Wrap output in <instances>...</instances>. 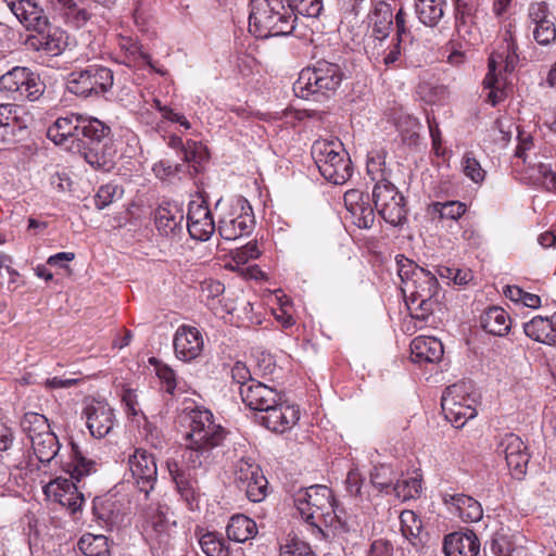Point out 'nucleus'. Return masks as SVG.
I'll list each match as a JSON object with an SVG mask.
<instances>
[{
    "instance_id": "nucleus-28",
    "label": "nucleus",
    "mask_w": 556,
    "mask_h": 556,
    "mask_svg": "<svg viewBox=\"0 0 556 556\" xmlns=\"http://www.w3.org/2000/svg\"><path fill=\"white\" fill-rule=\"evenodd\" d=\"M3 2L27 29L40 28L47 24L48 17L35 0H3Z\"/></svg>"
},
{
    "instance_id": "nucleus-29",
    "label": "nucleus",
    "mask_w": 556,
    "mask_h": 556,
    "mask_svg": "<svg viewBox=\"0 0 556 556\" xmlns=\"http://www.w3.org/2000/svg\"><path fill=\"white\" fill-rule=\"evenodd\" d=\"M48 5L54 14L63 18L64 23L74 28L87 25L92 14L79 7L74 0H48Z\"/></svg>"
},
{
    "instance_id": "nucleus-55",
    "label": "nucleus",
    "mask_w": 556,
    "mask_h": 556,
    "mask_svg": "<svg viewBox=\"0 0 556 556\" xmlns=\"http://www.w3.org/2000/svg\"><path fill=\"white\" fill-rule=\"evenodd\" d=\"M295 16L318 17L323 11V0H288Z\"/></svg>"
},
{
    "instance_id": "nucleus-39",
    "label": "nucleus",
    "mask_w": 556,
    "mask_h": 556,
    "mask_svg": "<svg viewBox=\"0 0 556 556\" xmlns=\"http://www.w3.org/2000/svg\"><path fill=\"white\" fill-rule=\"evenodd\" d=\"M31 448L40 463L47 464L52 460H58L60 443L58 437L52 432L41 433L30 441Z\"/></svg>"
},
{
    "instance_id": "nucleus-10",
    "label": "nucleus",
    "mask_w": 556,
    "mask_h": 556,
    "mask_svg": "<svg viewBox=\"0 0 556 556\" xmlns=\"http://www.w3.org/2000/svg\"><path fill=\"white\" fill-rule=\"evenodd\" d=\"M470 386L455 383L447 387L441 399L445 418L455 427L463 428L477 416L476 400L469 394Z\"/></svg>"
},
{
    "instance_id": "nucleus-19",
    "label": "nucleus",
    "mask_w": 556,
    "mask_h": 556,
    "mask_svg": "<svg viewBox=\"0 0 556 556\" xmlns=\"http://www.w3.org/2000/svg\"><path fill=\"white\" fill-rule=\"evenodd\" d=\"M261 414L260 424L268 430L279 433L290 430L300 419L299 406L283 402L281 396L275 405H270Z\"/></svg>"
},
{
    "instance_id": "nucleus-23",
    "label": "nucleus",
    "mask_w": 556,
    "mask_h": 556,
    "mask_svg": "<svg viewBox=\"0 0 556 556\" xmlns=\"http://www.w3.org/2000/svg\"><path fill=\"white\" fill-rule=\"evenodd\" d=\"M79 123L80 114L61 116L48 128L47 136L55 144L74 151L77 149V141L83 140L78 137Z\"/></svg>"
},
{
    "instance_id": "nucleus-2",
    "label": "nucleus",
    "mask_w": 556,
    "mask_h": 556,
    "mask_svg": "<svg viewBox=\"0 0 556 556\" xmlns=\"http://www.w3.org/2000/svg\"><path fill=\"white\" fill-rule=\"evenodd\" d=\"M395 264L408 308L415 312L416 318L426 320L439 303L440 286L435 274L403 254L395 256Z\"/></svg>"
},
{
    "instance_id": "nucleus-36",
    "label": "nucleus",
    "mask_w": 556,
    "mask_h": 556,
    "mask_svg": "<svg viewBox=\"0 0 556 556\" xmlns=\"http://www.w3.org/2000/svg\"><path fill=\"white\" fill-rule=\"evenodd\" d=\"M415 13L420 23L428 27H435L446 8V0H414Z\"/></svg>"
},
{
    "instance_id": "nucleus-48",
    "label": "nucleus",
    "mask_w": 556,
    "mask_h": 556,
    "mask_svg": "<svg viewBox=\"0 0 556 556\" xmlns=\"http://www.w3.org/2000/svg\"><path fill=\"white\" fill-rule=\"evenodd\" d=\"M393 121L403 141L408 142L409 144L416 143L418 139V131L420 129L419 121L402 111L394 114Z\"/></svg>"
},
{
    "instance_id": "nucleus-13",
    "label": "nucleus",
    "mask_w": 556,
    "mask_h": 556,
    "mask_svg": "<svg viewBox=\"0 0 556 556\" xmlns=\"http://www.w3.org/2000/svg\"><path fill=\"white\" fill-rule=\"evenodd\" d=\"M372 201L378 214L390 225L397 226L406 218L404 197L390 180L375 184Z\"/></svg>"
},
{
    "instance_id": "nucleus-4",
    "label": "nucleus",
    "mask_w": 556,
    "mask_h": 556,
    "mask_svg": "<svg viewBox=\"0 0 556 556\" xmlns=\"http://www.w3.org/2000/svg\"><path fill=\"white\" fill-rule=\"evenodd\" d=\"M294 505L301 518L313 527L317 535L326 538L324 528L343 527L332 491L326 485H311L296 492Z\"/></svg>"
},
{
    "instance_id": "nucleus-25",
    "label": "nucleus",
    "mask_w": 556,
    "mask_h": 556,
    "mask_svg": "<svg viewBox=\"0 0 556 556\" xmlns=\"http://www.w3.org/2000/svg\"><path fill=\"white\" fill-rule=\"evenodd\" d=\"M22 106L13 103L0 104V143H12L26 127Z\"/></svg>"
},
{
    "instance_id": "nucleus-11",
    "label": "nucleus",
    "mask_w": 556,
    "mask_h": 556,
    "mask_svg": "<svg viewBox=\"0 0 556 556\" xmlns=\"http://www.w3.org/2000/svg\"><path fill=\"white\" fill-rule=\"evenodd\" d=\"M45 90L39 76L26 66H14L0 76V91L14 100H38Z\"/></svg>"
},
{
    "instance_id": "nucleus-59",
    "label": "nucleus",
    "mask_w": 556,
    "mask_h": 556,
    "mask_svg": "<svg viewBox=\"0 0 556 556\" xmlns=\"http://www.w3.org/2000/svg\"><path fill=\"white\" fill-rule=\"evenodd\" d=\"M279 556H316L311 546L300 540L292 539L280 547Z\"/></svg>"
},
{
    "instance_id": "nucleus-9",
    "label": "nucleus",
    "mask_w": 556,
    "mask_h": 556,
    "mask_svg": "<svg viewBox=\"0 0 556 556\" xmlns=\"http://www.w3.org/2000/svg\"><path fill=\"white\" fill-rule=\"evenodd\" d=\"M113 81V72L109 67L89 65L71 72L66 78V88L73 94L88 98L108 92Z\"/></svg>"
},
{
    "instance_id": "nucleus-8",
    "label": "nucleus",
    "mask_w": 556,
    "mask_h": 556,
    "mask_svg": "<svg viewBox=\"0 0 556 556\" xmlns=\"http://www.w3.org/2000/svg\"><path fill=\"white\" fill-rule=\"evenodd\" d=\"M517 46L510 29H507L503 36V41L489 58V71L483 79L484 89H489L486 101L495 106L504 97V90L500 77L502 73L514 71L518 54Z\"/></svg>"
},
{
    "instance_id": "nucleus-34",
    "label": "nucleus",
    "mask_w": 556,
    "mask_h": 556,
    "mask_svg": "<svg viewBox=\"0 0 556 556\" xmlns=\"http://www.w3.org/2000/svg\"><path fill=\"white\" fill-rule=\"evenodd\" d=\"M369 17L375 39L382 41L388 38L393 26V12L390 4L384 0H378Z\"/></svg>"
},
{
    "instance_id": "nucleus-57",
    "label": "nucleus",
    "mask_w": 556,
    "mask_h": 556,
    "mask_svg": "<svg viewBox=\"0 0 556 556\" xmlns=\"http://www.w3.org/2000/svg\"><path fill=\"white\" fill-rule=\"evenodd\" d=\"M350 214L353 218V223L358 228L368 229L374 225L375 211L368 201H364L359 206L354 207Z\"/></svg>"
},
{
    "instance_id": "nucleus-45",
    "label": "nucleus",
    "mask_w": 556,
    "mask_h": 556,
    "mask_svg": "<svg viewBox=\"0 0 556 556\" xmlns=\"http://www.w3.org/2000/svg\"><path fill=\"white\" fill-rule=\"evenodd\" d=\"M403 536L413 545L422 543V522L413 510H403L400 515Z\"/></svg>"
},
{
    "instance_id": "nucleus-50",
    "label": "nucleus",
    "mask_w": 556,
    "mask_h": 556,
    "mask_svg": "<svg viewBox=\"0 0 556 556\" xmlns=\"http://www.w3.org/2000/svg\"><path fill=\"white\" fill-rule=\"evenodd\" d=\"M21 427L29 442L37 437H41V433L51 431L48 419L43 415L34 412L24 415Z\"/></svg>"
},
{
    "instance_id": "nucleus-35",
    "label": "nucleus",
    "mask_w": 556,
    "mask_h": 556,
    "mask_svg": "<svg viewBox=\"0 0 556 556\" xmlns=\"http://www.w3.org/2000/svg\"><path fill=\"white\" fill-rule=\"evenodd\" d=\"M480 324L488 333L502 337L510 330L511 319L504 308L493 306L481 315Z\"/></svg>"
},
{
    "instance_id": "nucleus-51",
    "label": "nucleus",
    "mask_w": 556,
    "mask_h": 556,
    "mask_svg": "<svg viewBox=\"0 0 556 556\" xmlns=\"http://www.w3.org/2000/svg\"><path fill=\"white\" fill-rule=\"evenodd\" d=\"M81 153L86 162L94 169L109 172L114 166L113 155L106 153L100 146L84 148Z\"/></svg>"
},
{
    "instance_id": "nucleus-17",
    "label": "nucleus",
    "mask_w": 556,
    "mask_h": 556,
    "mask_svg": "<svg viewBox=\"0 0 556 556\" xmlns=\"http://www.w3.org/2000/svg\"><path fill=\"white\" fill-rule=\"evenodd\" d=\"M497 453L503 454L510 475L522 479L528 469L530 454L522 439L515 433H505L497 445Z\"/></svg>"
},
{
    "instance_id": "nucleus-22",
    "label": "nucleus",
    "mask_w": 556,
    "mask_h": 556,
    "mask_svg": "<svg viewBox=\"0 0 556 556\" xmlns=\"http://www.w3.org/2000/svg\"><path fill=\"white\" fill-rule=\"evenodd\" d=\"M204 340L201 331L192 326L182 325L176 330L174 350L177 358L190 362L201 355Z\"/></svg>"
},
{
    "instance_id": "nucleus-58",
    "label": "nucleus",
    "mask_w": 556,
    "mask_h": 556,
    "mask_svg": "<svg viewBox=\"0 0 556 556\" xmlns=\"http://www.w3.org/2000/svg\"><path fill=\"white\" fill-rule=\"evenodd\" d=\"M123 190L116 184H106L99 188L94 203L99 210H103L109 206L116 198H121Z\"/></svg>"
},
{
    "instance_id": "nucleus-63",
    "label": "nucleus",
    "mask_w": 556,
    "mask_h": 556,
    "mask_svg": "<svg viewBox=\"0 0 556 556\" xmlns=\"http://www.w3.org/2000/svg\"><path fill=\"white\" fill-rule=\"evenodd\" d=\"M231 377L235 383L240 387L250 384L251 381H256L252 378L251 372L247 365L242 362H237L231 367Z\"/></svg>"
},
{
    "instance_id": "nucleus-31",
    "label": "nucleus",
    "mask_w": 556,
    "mask_h": 556,
    "mask_svg": "<svg viewBox=\"0 0 556 556\" xmlns=\"http://www.w3.org/2000/svg\"><path fill=\"white\" fill-rule=\"evenodd\" d=\"M110 127L100 119L80 115L78 137L83 140L77 141L76 150L81 152L84 148L99 146L110 135Z\"/></svg>"
},
{
    "instance_id": "nucleus-43",
    "label": "nucleus",
    "mask_w": 556,
    "mask_h": 556,
    "mask_svg": "<svg viewBox=\"0 0 556 556\" xmlns=\"http://www.w3.org/2000/svg\"><path fill=\"white\" fill-rule=\"evenodd\" d=\"M386 156L383 150H372L367 155V175L375 184L389 180L391 169L386 164Z\"/></svg>"
},
{
    "instance_id": "nucleus-33",
    "label": "nucleus",
    "mask_w": 556,
    "mask_h": 556,
    "mask_svg": "<svg viewBox=\"0 0 556 556\" xmlns=\"http://www.w3.org/2000/svg\"><path fill=\"white\" fill-rule=\"evenodd\" d=\"M444 353L442 342L434 337L419 336L410 343V357L414 363H437Z\"/></svg>"
},
{
    "instance_id": "nucleus-12",
    "label": "nucleus",
    "mask_w": 556,
    "mask_h": 556,
    "mask_svg": "<svg viewBox=\"0 0 556 556\" xmlns=\"http://www.w3.org/2000/svg\"><path fill=\"white\" fill-rule=\"evenodd\" d=\"M253 210L242 197L235 199L218 222L217 230L225 240H236L252 232L254 228Z\"/></svg>"
},
{
    "instance_id": "nucleus-30",
    "label": "nucleus",
    "mask_w": 556,
    "mask_h": 556,
    "mask_svg": "<svg viewBox=\"0 0 556 556\" xmlns=\"http://www.w3.org/2000/svg\"><path fill=\"white\" fill-rule=\"evenodd\" d=\"M443 549L446 556H477L480 552V542L472 532H454L445 536Z\"/></svg>"
},
{
    "instance_id": "nucleus-20",
    "label": "nucleus",
    "mask_w": 556,
    "mask_h": 556,
    "mask_svg": "<svg viewBox=\"0 0 556 556\" xmlns=\"http://www.w3.org/2000/svg\"><path fill=\"white\" fill-rule=\"evenodd\" d=\"M86 426L96 439L105 438L115 426L114 409L103 401H92L84 409Z\"/></svg>"
},
{
    "instance_id": "nucleus-52",
    "label": "nucleus",
    "mask_w": 556,
    "mask_h": 556,
    "mask_svg": "<svg viewBox=\"0 0 556 556\" xmlns=\"http://www.w3.org/2000/svg\"><path fill=\"white\" fill-rule=\"evenodd\" d=\"M460 167L463 174L473 184L481 185L484 181L486 172L482 168L472 152H466L463 155Z\"/></svg>"
},
{
    "instance_id": "nucleus-61",
    "label": "nucleus",
    "mask_w": 556,
    "mask_h": 556,
    "mask_svg": "<svg viewBox=\"0 0 556 556\" xmlns=\"http://www.w3.org/2000/svg\"><path fill=\"white\" fill-rule=\"evenodd\" d=\"M536 180H539L547 190L556 191V172L552 169V165L540 162L538 164Z\"/></svg>"
},
{
    "instance_id": "nucleus-24",
    "label": "nucleus",
    "mask_w": 556,
    "mask_h": 556,
    "mask_svg": "<svg viewBox=\"0 0 556 556\" xmlns=\"http://www.w3.org/2000/svg\"><path fill=\"white\" fill-rule=\"evenodd\" d=\"M127 513L128 506L113 495L93 501V515L108 529L119 527L125 521Z\"/></svg>"
},
{
    "instance_id": "nucleus-41",
    "label": "nucleus",
    "mask_w": 556,
    "mask_h": 556,
    "mask_svg": "<svg viewBox=\"0 0 556 556\" xmlns=\"http://www.w3.org/2000/svg\"><path fill=\"white\" fill-rule=\"evenodd\" d=\"M370 485L379 493L391 494L399 477L392 465L379 464L370 471Z\"/></svg>"
},
{
    "instance_id": "nucleus-7",
    "label": "nucleus",
    "mask_w": 556,
    "mask_h": 556,
    "mask_svg": "<svg viewBox=\"0 0 556 556\" xmlns=\"http://www.w3.org/2000/svg\"><path fill=\"white\" fill-rule=\"evenodd\" d=\"M320 175L333 185H342L352 176V163L339 140L318 139L311 149Z\"/></svg>"
},
{
    "instance_id": "nucleus-62",
    "label": "nucleus",
    "mask_w": 556,
    "mask_h": 556,
    "mask_svg": "<svg viewBox=\"0 0 556 556\" xmlns=\"http://www.w3.org/2000/svg\"><path fill=\"white\" fill-rule=\"evenodd\" d=\"M180 165H172L168 161H159L152 167L154 175L161 180H170L177 175Z\"/></svg>"
},
{
    "instance_id": "nucleus-42",
    "label": "nucleus",
    "mask_w": 556,
    "mask_h": 556,
    "mask_svg": "<svg viewBox=\"0 0 556 556\" xmlns=\"http://www.w3.org/2000/svg\"><path fill=\"white\" fill-rule=\"evenodd\" d=\"M452 503L458 511L459 517L466 522H478L483 516L481 504L471 496L455 494Z\"/></svg>"
},
{
    "instance_id": "nucleus-64",
    "label": "nucleus",
    "mask_w": 556,
    "mask_h": 556,
    "mask_svg": "<svg viewBox=\"0 0 556 556\" xmlns=\"http://www.w3.org/2000/svg\"><path fill=\"white\" fill-rule=\"evenodd\" d=\"M393 545L390 541L379 539L375 540L367 553V556H393Z\"/></svg>"
},
{
    "instance_id": "nucleus-16",
    "label": "nucleus",
    "mask_w": 556,
    "mask_h": 556,
    "mask_svg": "<svg viewBox=\"0 0 556 556\" xmlns=\"http://www.w3.org/2000/svg\"><path fill=\"white\" fill-rule=\"evenodd\" d=\"M128 466L137 489L148 497L157 481V466L153 454L136 448L128 457Z\"/></svg>"
},
{
    "instance_id": "nucleus-38",
    "label": "nucleus",
    "mask_w": 556,
    "mask_h": 556,
    "mask_svg": "<svg viewBox=\"0 0 556 556\" xmlns=\"http://www.w3.org/2000/svg\"><path fill=\"white\" fill-rule=\"evenodd\" d=\"M227 538L238 543H244L257 533L256 523L245 515H233L227 527Z\"/></svg>"
},
{
    "instance_id": "nucleus-32",
    "label": "nucleus",
    "mask_w": 556,
    "mask_h": 556,
    "mask_svg": "<svg viewBox=\"0 0 556 556\" xmlns=\"http://www.w3.org/2000/svg\"><path fill=\"white\" fill-rule=\"evenodd\" d=\"M523 331L530 339L543 343H556V313L543 317L536 315L523 324Z\"/></svg>"
},
{
    "instance_id": "nucleus-6",
    "label": "nucleus",
    "mask_w": 556,
    "mask_h": 556,
    "mask_svg": "<svg viewBox=\"0 0 556 556\" xmlns=\"http://www.w3.org/2000/svg\"><path fill=\"white\" fill-rule=\"evenodd\" d=\"M344 73L340 65L327 61H318L314 66L303 68L293 91L296 97L309 99L312 96L329 97L340 87Z\"/></svg>"
},
{
    "instance_id": "nucleus-44",
    "label": "nucleus",
    "mask_w": 556,
    "mask_h": 556,
    "mask_svg": "<svg viewBox=\"0 0 556 556\" xmlns=\"http://www.w3.org/2000/svg\"><path fill=\"white\" fill-rule=\"evenodd\" d=\"M201 551L206 556H230V547L222 533L207 531L199 538Z\"/></svg>"
},
{
    "instance_id": "nucleus-21",
    "label": "nucleus",
    "mask_w": 556,
    "mask_h": 556,
    "mask_svg": "<svg viewBox=\"0 0 556 556\" xmlns=\"http://www.w3.org/2000/svg\"><path fill=\"white\" fill-rule=\"evenodd\" d=\"M528 16L533 26V38L539 45L548 46L556 41L554 17L545 2L530 4Z\"/></svg>"
},
{
    "instance_id": "nucleus-60",
    "label": "nucleus",
    "mask_w": 556,
    "mask_h": 556,
    "mask_svg": "<svg viewBox=\"0 0 556 556\" xmlns=\"http://www.w3.org/2000/svg\"><path fill=\"white\" fill-rule=\"evenodd\" d=\"M261 255V251L255 241L238 248L232 253V258L237 264H245L251 260H255Z\"/></svg>"
},
{
    "instance_id": "nucleus-37",
    "label": "nucleus",
    "mask_w": 556,
    "mask_h": 556,
    "mask_svg": "<svg viewBox=\"0 0 556 556\" xmlns=\"http://www.w3.org/2000/svg\"><path fill=\"white\" fill-rule=\"evenodd\" d=\"M118 48L122 53L119 62L129 67H136L141 64H149L150 56L141 50V46L136 38L130 36H121L118 38Z\"/></svg>"
},
{
    "instance_id": "nucleus-1",
    "label": "nucleus",
    "mask_w": 556,
    "mask_h": 556,
    "mask_svg": "<svg viewBox=\"0 0 556 556\" xmlns=\"http://www.w3.org/2000/svg\"><path fill=\"white\" fill-rule=\"evenodd\" d=\"M186 440L180 458H168L166 467L180 497L190 510L199 507V470L212 462L214 450L222 446L228 431L215 421L211 410L195 407L185 412Z\"/></svg>"
},
{
    "instance_id": "nucleus-47",
    "label": "nucleus",
    "mask_w": 556,
    "mask_h": 556,
    "mask_svg": "<svg viewBox=\"0 0 556 556\" xmlns=\"http://www.w3.org/2000/svg\"><path fill=\"white\" fill-rule=\"evenodd\" d=\"M467 211V205L459 201L433 202L429 205L428 212L441 220H457Z\"/></svg>"
},
{
    "instance_id": "nucleus-18",
    "label": "nucleus",
    "mask_w": 556,
    "mask_h": 556,
    "mask_svg": "<svg viewBox=\"0 0 556 556\" xmlns=\"http://www.w3.org/2000/svg\"><path fill=\"white\" fill-rule=\"evenodd\" d=\"M187 229L190 237L198 241H207L217 229L211 210L201 198L189 202Z\"/></svg>"
},
{
    "instance_id": "nucleus-54",
    "label": "nucleus",
    "mask_w": 556,
    "mask_h": 556,
    "mask_svg": "<svg viewBox=\"0 0 556 556\" xmlns=\"http://www.w3.org/2000/svg\"><path fill=\"white\" fill-rule=\"evenodd\" d=\"M518 146L515 151V156L521 159L528 167L538 173V164L541 162L538 160L536 154H531L530 151L533 148V140L530 135H523L519 132Z\"/></svg>"
},
{
    "instance_id": "nucleus-26",
    "label": "nucleus",
    "mask_w": 556,
    "mask_h": 556,
    "mask_svg": "<svg viewBox=\"0 0 556 556\" xmlns=\"http://www.w3.org/2000/svg\"><path fill=\"white\" fill-rule=\"evenodd\" d=\"M240 396L250 409L262 413L270 405H275L279 401L280 394L276 389L256 380L240 387Z\"/></svg>"
},
{
    "instance_id": "nucleus-3",
    "label": "nucleus",
    "mask_w": 556,
    "mask_h": 556,
    "mask_svg": "<svg viewBox=\"0 0 556 556\" xmlns=\"http://www.w3.org/2000/svg\"><path fill=\"white\" fill-rule=\"evenodd\" d=\"M60 465L71 479L56 478L50 481L43 486V493L49 500L65 507L71 515H75L80 511L85 496L73 480L80 482L83 478L96 472L97 463L87 458L79 446L72 443L68 459H60Z\"/></svg>"
},
{
    "instance_id": "nucleus-27",
    "label": "nucleus",
    "mask_w": 556,
    "mask_h": 556,
    "mask_svg": "<svg viewBox=\"0 0 556 556\" xmlns=\"http://www.w3.org/2000/svg\"><path fill=\"white\" fill-rule=\"evenodd\" d=\"M184 212L176 203L164 202L154 211V225L163 237L174 238L182 231Z\"/></svg>"
},
{
    "instance_id": "nucleus-49",
    "label": "nucleus",
    "mask_w": 556,
    "mask_h": 556,
    "mask_svg": "<svg viewBox=\"0 0 556 556\" xmlns=\"http://www.w3.org/2000/svg\"><path fill=\"white\" fill-rule=\"evenodd\" d=\"M365 478L357 467L349 470L345 479L346 492L356 498L359 504L371 503L372 498L366 490H364Z\"/></svg>"
},
{
    "instance_id": "nucleus-15",
    "label": "nucleus",
    "mask_w": 556,
    "mask_h": 556,
    "mask_svg": "<svg viewBox=\"0 0 556 556\" xmlns=\"http://www.w3.org/2000/svg\"><path fill=\"white\" fill-rule=\"evenodd\" d=\"M35 34L28 35L25 46L28 50L41 52L50 56L60 55L67 47L68 35L60 27L47 24L40 28H34Z\"/></svg>"
},
{
    "instance_id": "nucleus-53",
    "label": "nucleus",
    "mask_w": 556,
    "mask_h": 556,
    "mask_svg": "<svg viewBox=\"0 0 556 556\" xmlns=\"http://www.w3.org/2000/svg\"><path fill=\"white\" fill-rule=\"evenodd\" d=\"M421 492V480L418 477H410L395 481L392 493L402 501L417 497Z\"/></svg>"
},
{
    "instance_id": "nucleus-5",
    "label": "nucleus",
    "mask_w": 556,
    "mask_h": 556,
    "mask_svg": "<svg viewBox=\"0 0 556 556\" xmlns=\"http://www.w3.org/2000/svg\"><path fill=\"white\" fill-rule=\"evenodd\" d=\"M295 22L288 0H250L249 31L257 38L288 36Z\"/></svg>"
},
{
    "instance_id": "nucleus-14",
    "label": "nucleus",
    "mask_w": 556,
    "mask_h": 556,
    "mask_svg": "<svg viewBox=\"0 0 556 556\" xmlns=\"http://www.w3.org/2000/svg\"><path fill=\"white\" fill-rule=\"evenodd\" d=\"M235 481L251 502H262L267 495L268 481L252 458H241L235 465Z\"/></svg>"
},
{
    "instance_id": "nucleus-46",
    "label": "nucleus",
    "mask_w": 556,
    "mask_h": 556,
    "mask_svg": "<svg viewBox=\"0 0 556 556\" xmlns=\"http://www.w3.org/2000/svg\"><path fill=\"white\" fill-rule=\"evenodd\" d=\"M78 548L85 556H109V540L103 534L85 533L78 541Z\"/></svg>"
},
{
    "instance_id": "nucleus-56",
    "label": "nucleus",
    "mask_w": 556,
    "mask_h": 556,
    "mask_svg": "<svg viewBox=\"0 0 556 556\" xmlns=\"http://www.w3.org/2000/svg\"><path fill=\"white\" fill-rule=\"evenodd\" d=\"M150 363L154 365L156 376L162 381L165 391L169 394H174L178 388L175 371L169 366L157 362L155 358H151Z\"/></svg>"
},
{
    "instance_id": "nucleus-40",
    "label": "nucleus",
    "mask_w": 556,
    "mask_h": 556,
    "mask_svg": "<svg viewBox=\"0 0 556 556\" xmlns=\"http://www.w3.org/2000/svg\"><path fill=\"white\" fill-rule=\"evenodd\" d=\"M455 27L458 36L473 45L477 40V28L472 22L471 8L460 1L456 4Z\"/></svg>"
}]
</instances>
